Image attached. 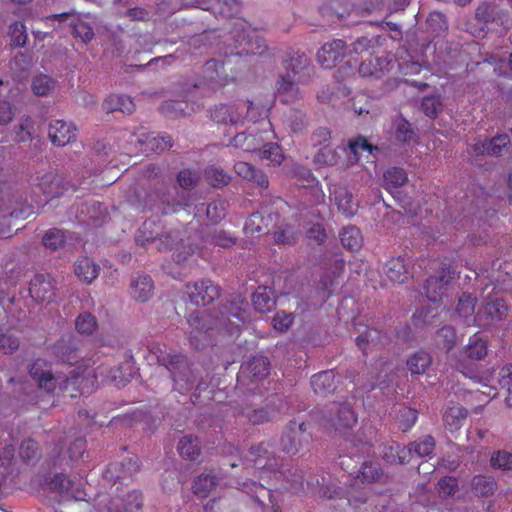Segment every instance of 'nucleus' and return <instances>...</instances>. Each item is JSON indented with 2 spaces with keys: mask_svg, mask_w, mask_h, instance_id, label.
I'll list each match as a JSON object with an SVG mask.
<instances>
[{
  "mask_svg": "<svg viewBox=\"0 0 512 512\" xmlns=\"http://www.w3.org/2000/svg\"><path fill=\"white\" fill-rule=\"evenodd\" d=\"M276 90L279 96L285 97L284 102H288L290 98L295 97L298 93V87L294 76H291L288 72L285 75H280L276 82Z\"/></svg>",
  "mask_w": 512,
  "mask_h": 512,
  "instance_id": "46",
  "label": "nucleus"
},
{
  "mask_svg": "<svg viewBox=\"0 0 512 512\" xmlns=\"http://www.w3.org/2000/svg\"><path fill=\"white\" fill-rule=\"evenodd\" d=\"M230 33L235 43V48L239 49L236 55L262 56L268 51L264 38L242 21L235 22Z\"/></svg>",
  "mask_w": 512,
  "mask_h": 512,
  "instance_id": "4",
  "label": "nucleus"
},
{
  "mask_svg": "<svg viewBox=\"0 0 512 512\" xmlns=\"http://www.w3.org/2000/svg\"><path fill=\"white\" fill-rule=\"evenodd\" d=\"M334 201L338 209L347 217L353 216L358 208L352 193L346 186L335 185L333 190Z\"/></svg>",
  "mask_w": 512,
  "mask_h": 512,
  "instance_id": "28",
  "label": "nucleus"
},
{
  "mask_svg": "<svg viewBox=\"0 0 512 512\" xmlns=\"http://www.w3.org/2000/svg\"><path fill=\"white\" fill-rule=\"evenodd\" d=\"M287 123L294 133H302L308 126L307 113L300 110H291L287 114Z\"/></svg>",
  "mask_w": 512,
  "mask_h": 512,
  "instance_id": "62",
  "label": "nucleus"
},
{
  "mask_svg": "<svg viewBox=\"0 0 512 512\" xmlns=\"http://www.w3.org/2000/svg\"><path fill=\"white\" fill-rule=\"evenodd\" d=\"M406 181V172L399 167L389 168L383 175V187L389 191L403 186Z\"/></svg>",
  "mask_w": 512,
  "mask_h": 512,
  "instance_id": "50",
  "label": "nucleus"
},
{
  "mask_svg": "<svg viewBox=\"0 0 512 512\" xmlns=\"http://www.w3.org/2000/svg\"><path fill=\"white\" fill-rule=\"evenodd\" d=\"M345 56H347V47L340 39L325 43L317 53V59L324 68L334 67Z\"/></svg>",
  "mask_w": 512,
  "mask_h": 512,
  "instance_id": "18",
  "label": "nucleus"
},
{
  "mask_svg": "<svg viewBox=\"0 0 512 512\" xmlns=\"http://www.w3.org/2000/svg\"><path fill=\"white\" fill-rule=\"evenodd\" d=\"M54 354L59 358L61 362L70 365L76 363L80 358V356L77 354L76 347L70 341L63 339L54 346Z\"/></svg>",
  "mask_w": 512,
  "mask_h": 512,
  "instance_id": "47",
  "label": "nucleus"
},
{
  "mask_svg": "<svg viewBox=\"0 0 512 512\" xmlns=\"http://www.w3.org/2000/svg\"><path fill=\"white\" fill-rule=\"evenodd\" d=\"M457 342L456 330L452 326H443L435 334V343L446 352L451 351Z\"/></svg>",
  "mask_w": 512,
  "mask_h": 512,
  "instance_id": "48",
  "label": "nucleus"
},
{
  "mask_svg": "<svg viewBox=\"0 0 512 512\" xmlns=\"http://www.w3.org/2000/svg\"><path fill=\"white\" fill-rule=\"evenodd\" d=\"M356 484L357 483L353 481L350 488L346 489L345 500H342L339 504L342 512L346 511L348 507L355 510L360 509L371 500V497L373 496L372 492L366 488L356 489Z\"/></svg>",
  "mask_w": 512,
  "mask_h": 512,
  "instance_id": "24",
  "label": "nucleus"
},
{
  "mask_svg": "<svg viewBox=\"0 0 512 512\" xmlns=\"http://www.w3.org/2000/svg\"><path fill=\"white\" fill-rule=\"evenodd\" d=\"M48 136L54 145L62 147L76 140V127L73 123L54 120L49 124Z\"/></svg>",
  "mask_w": 512,
  "mask_h": 512,
  "instance_id": "20",
  "label": "nucleus"
},
{
  "mask_svg": "<svg viewBox=\"0 0 512 512\" xmlns=\"http://www.w3.org/2000/svg\"><path fill=\"white\" fill-rule=\"evenodd\" d=\"M159 362L169 371L174 383V390L181 394L192 391L197 380L198 370L193 368V364L185 355L167 354L159 358Z\"/></svg>",
  "mask_w": 512,
  "mask_h": 512,
  "instance_id": "3",
  "label": "nucleus"
},
{
  "mask_svg": "<svg viewBox=\"0 0 512 512\" xmlns=\"http://www.w3.org/2000/svg\"><path fill=\"white\" fill-rule=\"evenodd\" d=\"M487 156L501 157L511 152L512 143L508 134H498L486 139Z\"/></svg>",
  "mask_w": 512,
  "mask_h": 512,
  "instance_id": "38",
  "label": "nucleus"
},
{
  "mask_svg": "<svg viewBox=\"0 0 512 512\" xmlns=\"http://www.w3.org/2000/svg\"><path fill=\"white\" fill-rule=\"evenodd\" d=\"M323 14L332 22H341L349 18L352 11L347 5H343L339 1H334L323 8Z\"/></svg>",
  "mask_w": 512,
  "mask_h": 512,
  "instance_id": "55",
  "label": "nucleus"
},
{
  "mask_svg": "<svg viewBox=\"0 0 512 512\" xmlns=\"http://www.w3.org/2000/svg\"><path fill=\"white\" fill-rule=\"evenodd\" d=\"M257 153L260 159L269 161L273 166L280 165L283 160L282 150L276 143H262Z\"/></svg>",
  "mask_w": 512,
  "mask_h": 512,
  "instance_id": "52",
  "label": "nucleus"
},
{
  "mask_svg": "<svg viewBox=\"0 0 512 512\" xmlns=\"http://www.w3.org/2000/svg\"><path fill=\"white\" fill-rule=\"evenodd\" d=\"M311 424L291 420L285 426L279 439V449L287 455H296L312 440Z\"/></svg>",
  "mask_w": 512,
  "mask_h": 512,
  "instance_id": "5",
  "label": "nucleus"
},
{
  "mask_svg": "<svg viewBox=\"0 0 512 512\" xmlns=\"http://www.w3.org/2000/svg\"><path fill=\"white\" fill-rule=\"evenodd\" d=\"M285 68L288 73L292 72L294 76L298 75L297 81H300L302 76H308L310 70V59L300 51H291L285 60Z\"/></svg>",
  "mask_w": 512,
  "mask_h": 512,
  "instance_id": "27",
  "label": "nucleus"
},
{
  "mask_svg": "<svg viewBox=\"0 0 512 512\" xmlns=\"http://www.w3.org/2000/svg\"><path fill=\"white\" fill-rule=\"evenodd\" d=\"M133 205L143 211L152 210L158 205H165L168 209L176 211L178 208L190 205V194L179 192L176 187H170L158 178L148 179L138 184L133 191Z\"/></svg>",
  "mask_w": 512,
  "mask_h": 512,
  "instance_id": "1",
  "label": "nucleus"
},
{
  "mask_svg": "<svg viewBox=\"0 0 512 512\" xmlns=\"http://www.w3.org/2000/svg\"><path fill=\"white\" fill-rule=\"evenodd\" d=\"M385 274L394 283H404L408 279V271L404 258L399 256L387 261L384 267Z\"/></svg>",
  "mask_w": 512,
  "mask_h": 512,
  "instance_id": "36",
  "label": "nucleus"
},
{
  "mask_svg": "<svg viewBox=\"0 0 512 512\" xmlns=\"http://www.w3.org/2000/svg\"><path fill=\"white\" fill-rule=\"evenodd\" d=\"M186 6L209 11L215 17L230 19L240 13V0H183Z\"/></svg>",
  "mask_w": 512,
  "mask_h": 512,
  "instance_id": "8",
  "label": "nucleus"
},
{
  "mask_svg": "<svg viewBox=\"0 0 512 512\" xmlns=\"http://www.w3.org/2000/svg\"><path fill=\"white\" fill-rule=\"evenodd\" d=\"M324 425L336 431L351 429L357 423V416L348 402H331L325 406Z\"/></svg>",
  "mask_w": 512,
  "mask_h": 512,
  "instance_id": "6",
  "label": "nucleus"
},
{
  "mask_svg": "<svg viewBox=\"0 0 512 512\" xmlns=\"http://www.w3.org/2000/svg\"><path fill=\"white\" fill-rule=\"evenodd\" d=\"M252 304L257 312L264 314L275 308L276 300L267 287L259 286L252 294Z\"/></svg>",
  "mask_w": 512,
  "mask_h": 512,
  "instance_id": "37",
  "label": "nucleus"
},
{
  "mask_svg": "<svg viewBox=\"0 0 512 512\" xmlns=\"http://www.w3.org/2000/svg\"><path fill=\"white\" fill-rule=\"evenodd\" d=\"M395 137L401 142H410L414 140L416 134L411 124L402 116L394 120Z\"/></svg>",
  "mask_w": 512,
  "mask_h": 512,
  "instance_id": "60",
  "label": "nucleus"
},
{
  "mask_svg": "<svg viewBox=\"0 0 512 512\" xmlns=\"http://www.w3.org/2000/svg\"><path fill=\"white\" fill-rule=\"evenodd\" d=\"M271 364L267 357L257 355L243 363L238 375V381H260L270 374Z\"/></svg>",
  "mask_w": 512,
  "mask_h": 512,
  "instance_id": "12",
  "label": "nucleus"
},
{
  "mask_svg": "<svg viewBox=\"0 0 512 512\" xmlns=\"http://www.w3.org/2000/svg\"><path fill=\"white\" fill-rule=\"evenodd\" d=\"M431 363V355L425 350H418L408 358L406 364L411 374L419 375L425 373Z\"/></svg>",
  "mask_w": 512,
  "mask_h": 512,
  "instance_id": "43",
  "label": "nucleus"
},
{
  "mask_svg": "<svg viewBox=\"0 0 512 512\" xmlns=\"http://www.w3.org/2000/svg\"><path fill=\"white\" fill-rule=\"evenodd\" d=\"M508 306L503 298H487L474 316L479 327H487L501 322L508 315Z\"/></svg>",
  "mask_w": 512,
  "mask_h": 512,
  "instance_id": "7",
  "label": "nucleus"
},
{
  "mask_svg": "<svg viewBox=\"0 0 512 512\" xmlns=\"http://www.w3.org/2000/svg\"><path fill=\"white\" fill-rule=\"evenodd\" d=\"M55 280L50 274H36L29 284L30 296L36 302H51L56 295Z\"/></svg>",
  "mask_w": 512,
  "mask_h": 512,
  "instance_id": "13",
  "label": "nucleus"
},
{
  "mask_svg": "<svg viewBox=\"0 0 512 512\" xmlns=\"http://www.w3.org/2000/svg\"><path fill=\"white\" fill-rule=\"evenodd\" d=\"M334 370L321 371L311 377L313 391L320 396H327L337 388Z\"/></svg>",
  "mask_w": 512,
  "mask_h": 512,
  "instance_id": "26",
  "label": "nucleus"
},
{
  "mask_svg": "<svg viewBox=\"0 0 512 512\" xmlns=\"http://www.w3.org/2000/svg\"><path fill=\"white\" fill-rule=\"evenodd\" d=\"M387 478V475L378 463L366 461L362 463L354 481L355 483H358V480L362 483H386Z\"/></svg>",
  "mask_w": 512,
  "mask_h": 512,
  "instance_id": "29",
  "label": "nucleus"
},
{
  "mask_svg": "<svg viewBox=\"0 0 512 512\" xmlns=\"http://www.w3.org/2000/svg\"><path fill=\"white\" fill-rule=\"evenodd\" d=\"M497 490V483L491 476L475 475L471 480V491L477 497H490Z\"/></svg>",
  "mask_w": 512,
  "mask_h": 512,
  "instance_id": "35",
  "label": "nucleus"
},
{
  "mask_svg": "<svg viewBox=\"0 0 512 512\" xmlns=\"http://www.w3.org/2000/svg\"><path fill=\"white\" fill-rule=\"evenodd\" d=\"M48 489L57 492L65 498L82 499V491L80 482L70 479L63 473L55 474L47 483Z\"/></svg>",
  "mask_w": 512,
  "mask_h": 512,
  "instance_id": "16",
  "label": "nucleus"
},
{
  "mask_svg": "<svg viewBox=\"0 0 512 512\" xmlns=\"http://www.w3.org/2000/svg\"><path fill=\"white\" fill-rule=\"evenodd\" d=\"M134 103L127 96L110 95L103 102V109L106 113L120 111L123 114L130 115L134 111Z\"/></svg>",
  "mask_w": 512,
  "mask_h": 512,
  "instance_id": "39",
  "label": "nucleus"
},
{
  "mask_svg": "<svg viewBox=\"0 0 512 512\" xmlns=\"http://www.w3.org/2000/svg\"><path fill=\"white\" fill-rule=\"evenodd\" d=\"M262 142L263 140L255 134L241 132L230 140V145L246 152H257Z\"/></svg>",
  "mask_w": 512,
  "mask_h": 512,
  "instance_id": "42",
  "label": "nucleus"
},
{
  "mask_svg": "<svg viewBox=\"0 0 512 512\" xmlns=\"http://www.w3.org/2000/svg\"><path fill=\"white\" fill-rule=\"evenodd\" d=\"M220 478L217 474L212 471L208 473H202L198 476V478L194 481L193 491L196 495L206 498L210 492L216 488L219 484Z\"/></svg>",
  "mask_w": 512,
  "mask_h": 512,
  "instance_id": "40",
  "label": "nucleus"
},
{
  "mask_svg": "<svg viewBox=\"0 0 512 512\" xmlns=\"http://www.w3.org/2000/svg\"><path fill=\"white\" fill-rule=\"evenodd\" d=\"M99 271L100 267L88 257L78 259L74 265L76 276L88 284L98 277Z\"/></svg>",
  "mask_w": 512,
  "mask_h": 512,
  "instance_id": "34",
  "label": "nucleus"
},
{
  "mask_svg": "<svg viewBox=\"0 0 512 512\" xmlns=\"http://www.w3.org/2000/svg\"><path fill=\"white\" fill-rule=\"evenodd\" d=\"M136 369L132 361H125L111 370V380L117 385L125 386L135 376Z\"/></svg>",
  "mask_w": 512,
  "mask_h": 512,
  "instance_id": "51",
  "label": "nucleus"
},
{
  "mask_svg": "<svg viewBox=\"0 0 512 512\" xmlns=\"http://www.w3.org/2000/svg\"><path fill=\"white\" fill-rule=\"evenodd\" d=\"M160 111L166 117L178 118L194 113V107L183 99L166 100L161 104Z\"/></svg>",
  "mask_w": 512,
  "mask_h": 512,
  "instance_id": "32",
  "label": "nucleus"
},
{
  "mask_svg": "<svg viewBox=\"0 0 512 512\" xmlns=\"http://www.w3.org/2000/svg\"><path fill=\"white\" fill-rule=\"evenodd\" d=\"M453 278L450 268L443 269L441 275L430 276L424 285V290L427 298L436 302L441 299L444 294L445 286L449 284Z\"/></svg>",
  "mask_w": 512,
  "mask_h": 512,
  "instance_id": "23",
  "label": "nucleus"
},
{
  "mask_svg": "<svg viewBox=\"0 0 512 512\" xmlns=\"http://www.w3.org/2000/svg\"><path fill=\"white\" fill-rule=\"evenodd\" d=\"M122 500H117L113 508L117 505H124V512H141L144 505L143 494L139 490H132L121 496Z\"/></svg>",
  "mask_w": 512,
  "mask_h": 512,
  "instance_id": "44",
  "label": "nucleus"
},
{
  "mask_svg": "<svg viewBox=\"0 0 512 512\" xmlns=\"http://www.w3.org/2000/svg\"><path fill=\"white\" fill-rule=\"evenodd\" d=\"M19 455L26 462H35L40 459L41 451L38 443L33 439H25L19 447Z\"/></svg>",
  "mask_w": 512,
  "mask_h": 512,
  "instance_id": "59",
  "label": "nucleus"
},
{
  "mask_svg": "<svg viewBox=\"0 0 512 512\" xmlns=\"http://www.w3.org/2000/svg\"><path fill=\"white\" fill-rule=\"evenodd\" d=\"M210 119L221 125L237 126L243 122L242 113L238 111L234 105L230 104H216L209 109Z\"/></svg>",
  "mask_w": 512,
  "mask_h": 512,
  "instance_id": "21",
  "label": "nucleus"
},
{
  "mask_svg": "<svg viewBox=\"0 0 512 512\" xmlns=\"http://www.w3.org/2000/svg\"><path fill=\"white\" fill-rule=\"evenodd\" d=\"M189 300L195 306H206L220 296V287L211 280L203 279L186 285Z\"/></svg>",
  "mask_w": 512,
  "mask_h": 512,
  "instance_id": "9",
  "label": "nucleus"
},
{
  "mask_svg": "<svg viewBox=\"0 0 512 512\" xmlns=\"http://www.w3.org/2000/svg\"><path fill=\"white\" fill-rule=\"evenodd\" d=\"M391 61L387 57L369 54L362 59L358 72L362 77L380 79L390 71Z\"/></svg>",
  "mask_w": 512,
  "mask_h": 512,
  "instance_id": "15",
  "label": "nucleus"
},
{
  "mask_svg": "<svg viewBox=\"0 0 512 512\" xmlns=\"http://www.w3.org/2000/svg\"><path fill=\"white\" fill-rule=\"evenodd\" d=\"M219 38L218 30H205L202 33L192 36L189 39V45L194 49H201L216 43Z\"/></svg>",
  "mask_w": 512,
  "mask_h": 512,
  "instance_id": "58",
  "label": "nucleus"
},
{
  "mask_svg": "<svg viewBox=\"0 0 512 512\" xmlns=\"http://www.w3.org/2000/svg\"><path fill=\"white\" fill-rule=\"evenodd\" d=\"M132 296L140 302L148 301L154 292V283L149 275H138L131 281Z\"/></svg>",
  "mask_w": 512,
  "mask_h": 512,
  "instance_id": "30",
  "label": "nucleus"
},
{
  "mask_svg": "<svg viewBox=\"0 0 512 512\" xmlns=\"http://www.w3.org/2000/svg\"><path fill=\"white\" fill-rule=\"evenodd\" d=\"M56 81L48 75L35 76L32 82V91L37 96H47L54 88Z\"/></svg>",
  "mask_w": 512,
  "mask_h": 512,
  "instance_id": "61",
  "label": "nucleus"
},
{
  "mask_svg": "<svg viewBox=\"0 0 512 512\" xmlns=\"http://www.w3.org/2000/svg\"><path fill=\"white\" fill-rule=\"evenodd\" d=\"M466 355L473 360H482L487 355V341L475 334L466 347Z\"/></svg>",
  "mask_w": 512,
  "mask_h": 512,
  "instance_id": "57",
  "label": "nucleus"
},
{
  "mask_svg": "<svg viewBox=\"0 0 512 512\" xmlns=\"http://www.w3.org/2000/svg\"><path fill=\"white\" fill-rule=\"evenodd\" d=\"M475 19L484 26L493 23L503 25L507 21V14L497 4L485 2L477 7Z\"/></svg>",
  "mask_w": 512,
  "mask_h": 512,
  "instance_id": "22",
  "label": "nucleus"
},
{
  "mask_svg": "<svg viewBox=\"0 0 512 512\" xmlns=\"http://www.w3.org/2000/svg\"><path fill=\"white\" fill-rule=\"evenodd\" d=\"M412 322L416 328L436 326L440 322V313L437 308L423 307L413 314Z\"/></svg>",
  "mask_w": 512,
  "mask_h": 512,
  "instance_id": "41",
  "label": "nucleus"
},
{
  "mask_svg": "<svg viewBox=\"0 0 512 512\" xmlns=\"http://www.w3.org/2000/svg\"><path fill=\"white\" fill-rule=\"evenodd\" d=\"M189 329L188 340L195 350H202L212 345L217 335L225 334L234 336L239 334L238 325L218 319L213 312L193 311L187 317Z\"/></svg>",
  "mask_w": 512,
  "mask_h": 512,
  "instance_id": "2",
  "label": "nucleus"
},
{
  "mask_svg": "<svg viewBox=\"0 0 512 512\" xmlns=\"http://www.w3.org/2000/svg\"><path fill=\"white\" fill-rule=\"evenodd\" d=\"M71 33L75 38L81 39L82 42L88 43L94 38V30L92 26L83 21L79 15L71 22Z\"/></svg>",
  "mask_w": 512,
  "mask_h": 512,
  "instance_id": "56",
  "label": "nucleus"
},
{
  "mask_svg": "<svg viewBox=\"0 0 512 512\" xmlns=\"http://www.w3.org/2000/svg\"><path fill=\"white\" fill-rule=\"evenodd\" d=\"M238 414L246 418L253 425H261L276 419L279 409L272 402H268L264 406L243 403L239 406Z\"/></svg>",
  "mask_w": 512,
  "mask_h": 512,
  "instance_id": "11",
  "label": "nucleus"
},
{
  "mask_svg": "<svg viewBox=\"0 0 512 512\" xmlns=\"http://www.w3.org/2000/svg\"><path fill=\"white\" fill-rule=\"evenodd\" d=\"M138 142L146 154L160 153L172 147V138L169 135L159 136L154 132L141 134Z\"/></svg>",
  "mask_w": 512,
  "mask_h": 512,
  "instance_id": "25",
  "label": "nucleus"
},
{
  "mask_svg": "<svg viewBox=\"0 0 512 512\" xmlns=\"http://www.w3.org/2000/svg\"><path fill=\"white\" fill-rule=\"evenodd\" d=\"M499 384L501 388L507 391L505 401L509 407H512V364L501 368L499 372Z\"/></svg>",
  "mask_w": 512,
  "mask_h": 512,
  "instance_id": "64",
  "label": "nucleus"
},
{
  "mask_svg": "<svg viewBox=\"0 0 512 512\" xmlns=\"http://www.w3.org/2000/svg\"><path fill=\"white\" fill-rule=\"evenodd\" d=\"M65 242V232L58 228H51L47 230L42 237L43 246L51 251H56L63 247Z\"/></svg>",
  "mask_w": 512,
  "mask_h": 512,
  "instance_id": "54",
  "label": "nucleus"
},
{
  "mask_svg": "<svg viewBox=\"0 0 512 512\" xmlns=\"http://www.w3.org/2000/svg\"><path fill=\"white\" fill-rule=\"evenodd\" d=\"M255 487V496L253 499L258 503L262 512H281L280 507L275 503L273 495L269 490L261 485L253 484Z\"/></svg>",
  "mask_w": 512,
  "mask_h": 512,
  "instance_id": "45",
  "label": "nucleus"
},
{
  "mask_svg": "<svg viewBox=\"0 0 512 512\" xmlns=\"http://www.w3.org/2000/svg\"><path fill=\"white\" fill-rule=\"evenodd\" d=\"M421 111L430 119H436L442 113L444 105L439 95H429L422 98Z\"/></svg>",
  "mask_w": 512,
  "mask_h": 512,
  "instance_id": "53",
  "label": "nucleus"
},
{
  "mask_svg": "<svg viewBox=\"0 0 512 512\" xmlns=\"http://www.w3.org/2000/svg\"><path fill=\"white\" fill-rule=\"evenodd\" d=\"M202 240L206 245H214L223 248L231 247L236 243V238L223 229L210 227L203 232Z\"/></svg>",
  "mask_w": 512,
  "mask_h": 512,
  "instance_id": "31",
  "label": "nucleus"
},
{
  "mask_svg": "<svg viewBox=\"0 0 512 512\" xmlns=\"http://www.w3.org/2000/svg\"><path fill=\"white\" fill-rule=\"evenodd\" d=\"M108 215L107 207L98 201H86L81 204L77 218L81 223L100 226Z\"/></svg>",
  "mask_w": 512,
  "mask_h": 512,
  "instance_id": "17",
  "label": "nucleus"
},
{
  "mask_svg": "<svg viewBox=\"0 0 512 512\" xmlns=\"http://www.w3.org/2000/svg\"><path fill=\"white\" fill-rule=\"evenodd\" d=\"M342 245L350 251L358 250L362 245V235L355 226H348L342 229L340 233Z\"/></svg>",
  "mask_w": 512,
  "mask_h": 512,
  "instance_id": "49",
  "label": "nucleus"
},
{
  "mask_svg": "<svg viewBox=\"0 0 512 512\" xmlns=\"http://www.w3.org/2000/svg\"><path fill=\"white\" fill-rule=\"evenodd\" d=\"M72 187L73 185L66 177L54 172L45 173L40 180L41 190L51 198L61 197Z\"/></svg>",
  "mask_w": 512,
  "mask_h": 512,
  "instance_id": "19",
  "label": "nucleus"
},
{
  "mask_svg": "<svg viewBox=\"0 0 512 512\" xmlns=\"http://www.w3.org/2000/svg\"><path fill=\"white\" fill-rule=\"evenodd\" d=\"M180 456L186 460L198 461L201 456V447L197 437L193 435L183 436L177 445Z\"/></svg>",
  "mask_w": 512,
  "mask_h": 512,
  "instance_id": "33",
  "label": "nucleus"
},
{
  "mask_svg": "<svg viewBox=\"0 0 512 512\" xmlns=\"http://www.w3.org/2000/svg\"><path fill=\"white\" fill-rule=\"evenodd\" d=\"M490 465L494 469L503 471L512 470V453L506 450H499L492 453Z\"/></svg>",
  "mask_w": 512,
  "mask_h": 512,
  "instance_id": "63",
  "label": "nucleus"
},
{
  "mask_svg": "<svg viewBox=\"0 0 512 512\" xmlns=\"http://www.w3.org/2000/svg\"><path fill=\"white\" fill-rule=\"evenodd\" d=\"M246 306V299L241 294H232L221 304L219 311L213 313L218 315V319L237 324L240 330V323L247 319Z\"/></svg>",
  "mask_w": 512,
  "mask_h": 512,
  "instance_id": "10",
  "label": "nucleus"
},
{
  "mask_svg": "<svg viewBox=\"0 0 512 512\" xmlns=\"http://www.w3.org/2000/svg\"><path fill=\"white\" fill-rule=\"evenodd\" d=\"M317 494L319 497L331 501V507L336 511H342L339 504L345 500L346 488L333 482L329 476L316 477Z\"/></svg>",
  "mask_w": 512,
  "mask_h": 512,
  "instance_id": "14",
  "label": "nucleus"
}]
</instances>
